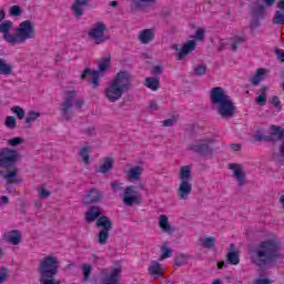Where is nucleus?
Returning a JSON list of instances; mask_svg holds the SVG:
<instances>
[{
    "instance_id": "obj_1",
    "label": "nucleus",
    "mask_w": 284,
    "mask_h": 284,
    "mask_svg": "<svg viewBox=\"0 0 284 284\" xmlns=\"http://www.w3.org/2000/svg\"><path fill=\"white\" fill-rule=\"evenodd\" d=\"M248 256L256 267H265L281 258V241L277 236L260 242L257 245L248 248Z\"/></svg>"
},
{
    "instance_id": "obj_2",
    "label": "nucleus",
    "mask_w": 284,
    "mask_h": 284,
    "mask_svg": "<svg viewBox=\"0 0 284 284\" xmlns=\"http://www.w3.org/2000/svg\"><path fill=\"white\" fill-rule=\"evenodd\" d=\"M84 219L87 223H94V221H97L95 227H102L97 235V242L99 245H108L110 232H112L113 227L112 220L105 215L101 216V207L99 206H90L84 213Z\"/></svg>"
},
{
    "instance_id": "obj_3",
    "label": "nucleus",
    "mask_w": 284,
    "mask_h": 284,
    "mask_svg": "<svg viewBox=\"0 0 284 284\" xmlns=\"http://www.w3.org/2000/svg\"><path fill=\"white\" fill-rule=\"evenodd\" d=\"M17 161H19V152L9 148L0 150V176L7 183H17V174H19Z\"/></svg>"
},
{
    "instance_id": "obj_4",
    "label": "nucleus",
    "mask_w": 284,
    "mask_h": 284,
    "mask_svg": "<svg viewBox=\"0 0 284 284\" xmlns=\"http://www.w3.org/2000/svg\"><path fill=\"white\" fill-rule=\"evenodd\" d=\"M132 85V77L128 71H120L105 89L104 94L110 103H116Z\"/></svg>"
},
{
    "instance_id": "obj_5",
    "label": "nucleus",
    "mask_w": 284,
    "mask_h": 284,
    "mask_svg": "<svg viewBox=\"0 0 284 284\" xmlns=\"http://www.w3.org/2000/svg\"><path fill=\"white\" fill-rule=\"evenodd\" d=\"M211 103L216 105L217 114L222 119H232L234 116V112H236V105L232 101V98L227 95L225 90L221 87H215L211 90Z\"/></svg>"
},
{
    "instance_id": "obj_6",
    "label": "nucleus",
    "mask_w": 284,
    "mask_h": 284,
    "mask_svg": "<svg viewBox=\"0 0 284 284\" xmlns=\"http://www.w3.org/2000/svg\"><path fill=\"white\" fill-rule=\"evenodd\" d=\"M36 37L34 22L24 20L16 29L12 45H23L26 41H30V39H34Z\"/></svg>"
},
{
    "instance_id": "obj_7",
    "label": "nucleus",
    "mask_w": 284,
    "mask_h": 284,
    "mask_svg": "<svg viewBox=\"0 0 284 284\" xmlns=\"http://www.w3.org/2000/svg\"><path fill=\"white\" fill-rule=\"evenodd\" d=\"M40 278H54L59 274V258L54 255L43 257L38 266Z\"/></svg>"
},
{
    "instance_id": "obj_8",
    "label": "nucleus",
    "mask_w": 284,
    "mask_h": 284,
    "mask_svg": "<svg viewBox=\"0 0 284 284\" xmlns=\"http://www.w3.org/2000/svg\"><path fill=\"white\" fill-rule=\"evenodd\" d=\"M72 105H74L77 110H81V105H83V100H77V91H68L65 93L64 102L61 105L62 116L67 121H70L72 116V112H70Z\"/></svg>"
},
{
    "instance_id": "obj_9",
    "label": "nucleus",
    "mask_w": 284,
    "mask_h": 284,
    "mask_svg": "<svg viewBox=\"0 0 284 284\" xmlns=\"http://www.w3.org/2000/svg\"><path fill=\"white\" fill-rule=\"evenodd\" d=\"M143 197L141 196V192L136 190V186L129 185L124 189L122 194V202L128 207H132V205H141Z\"/></svg>"
},
{
    "instance_id": "obj_10",
    "label": "nucleus",
    "mask_w": 284,
    "mask_h": 284,
    "mask_svg": "<svg viewBox=\"0 0 284 284\" xmlns=\"http://www.w3.org/2000/svg\"><path fill=\"white\" fill-rule=\"evenodd\" d=\"M105 30H108V27L104 22H97L89 30L88 37L91 41H94L97 45H101V43H105Z\"/></svg>"
},
{
    "instance_id": "obj_11",
    "label": "nucleus",
    "mask_w": 284,
    "mask_h": 284,
    "mask_svg": "<svg viewBox=\"0 0 284 284\" xmlns=\"http://www.w3.org/2000/svg\"><path fill=\"white\" fill-rule=\"evenodd\" d=\"M210 143H212V139L210 138L196 140L194 144L187 146V150H191V152H194L195 154H200V156H207V154L212 152Z\"/></svg>"
},
{
    "instance_id": "obj_12",
    "label": "nucleus",
    "mask_w": 284,
    "mask_h": 284,
    "mask_svg": "<svg viewBox=\"0 0 284 284\" xmlns=\"http://www.w3.org/2000/svg\"><path fill=\"white\" fill-rule=\"evenodd\" d=\"M102 284H121V274H123V268L121 266L113 267L109 273L108 268L102 270Z\"/></svg>"
},
{
    "instance_id": "obj_13",
    "label": "nucleus",
    "mask_w": 284,
    "mask_h": 284,
    "mask_svg": "<svg viewBox=\"0 0 284 284\" xmlns=\"http://www.w3.org/2000/svg\"><path fill=\"white\" fill-rule=\"evenodd\" d=\"M271 135H263L261 131H257L254 135L255 141H274L273 136H277L278 139H283L284 136V129H281V126H276L274 124L271 125Z\"/></svg>"
},
{
    "instance_id": "obj_14",
    "label": "nucleus",
    "mask_w": 284,
    "mask_h": 284,
    "mask_svg": "<svg viewBox=\"0 0 284 284\" xmlns=\"http://www.w3.org/2000/svg\"><path fill=\"white\" fill-rule=\"evenodd\" d=\"M91 78V85L93 89L99 88L101 85V75L99 74V71L91 70V69H84L83 73L81 74V79H90Z\"/></svg>"
},
{
    "instance_id": "obj_15",
    "label": "nucleus",
    "mask_w": 284,
    "mask_h": 284,
    "mask_svg": "<svg viewBox=\"0 0 284 284\" xmlns=\"http://www.w3.org/2000/svg\"><path fill=\"white\" fill-rule=\"evenodd\" d=\"M194 50H196V41L189 40L186 43L183 44V47L176 53V60L183 61V59H185L187 54H191V52H194Z\"/></svg>"
},
{
    "instance_id": "obj_16",
    "label": "nucleus",
    "mask_w": 284,
    "mask_h": 284,
    "mask_svg": "<svg viewBox=\"0 0 284 284\" xmlns=\"http://www.w3.org/2000/svg\"><path fill=\"white\" fill-rule=\"evenodd\" d=\"M12 30V21L8 20L0 24V32L3 34V40L12 45L14 41V33H10Z\"/></svg>"
},
{
    "instance_id": "obj_17",
    "label": "nucleus",
    "mask_w": 284,
    "mask_h": 284,
    "mask_svg": "<svg viewBox=\"0 0 284 284\" xmlns=\"http://www.w3.org/2000/svg\"><path fill=\"white\" fill-rule=\"evenodd\" d=\"M148 273L150 276H152V278H163L165 271L163 270V265L161 263L158 261H152L148 267Z\"/></svg>"
},
{
    "instance_id": "obj_18",
    "label": "nucleus",
    "mask_w": 284,
    "mask_h": 284,
    "mask_svg": "<svg viewBox=\"0 0 284 284\" xmlns=\"http://www.w3.org/2000/svg\"><path fill=\"white\" fill-rule=\"evenodd\" d=\"M103 199V193L97 189H91L88 194L83 197L84 205H90L92 203H99Z\"/></svg>"
},
{
    "instance_id": "obj_19",
    "label": "nucleus",
    "mask_w": 284,
    "mask_h": 284,
    "mask_svg": "<svg viewBox=\"0 0 284 284\" xmlns=\"http://www.w3.org/2000/svg\"><path fill=\"white\" fill-rule=\"evenodd\" d=\"M190 194H192V183L190 181H182L178 189V195L181 201H187Z\"/></svg>"
},
{
    "instance_id": "obj_20",
    "label": "nucleus",
    "mask_w": 284,
    "mask_h": 284,
    "mask_svg": "<svg viewBox=\"0 0 284 284\" xmlns=\"http://www.w3.org/2000/svg\"><path fill=\"white\" fill-rule=\"evenodd\" d=\"M90 0H75L71 7V11L73 12L75 19H81L83 17V8L88 6Z\"/></svg>"
},
{
    "instance_id": "obj_21",
    "label": "nucleus",
    "mask_w": 284,
    "mask_h": 284,
    "mask_svg": "<svg viewBox=\"0 0 284 284\" xmlns=\"http://www.w3.org/2000/svg\"><path fill=\"white\" fill-rule=\"evenodd\" d=\"M159 227L162 230V232H164V234H173V232H175V229L170 225L168 215H160Z\"/></svg>"
},
{
    "instance_id": "obj_22",
    "label": "nucleus",
    "mask_w": 284,
    "mask_h": 284,
    "mask_svg": "<svg viewBox=\"0 0 284 284\" xmlns=\"http://www.w3.org/2000/svg\"><path fill=\"white\" fill-rule=\"evenodd\" d=\"M114 168V158H104L103 163L97 169L100 174H108Z\"/></svg>"
},
{
    "instance_id": "obj_23",
    "label": "nucleus",
    "mask_w": 284,
    "mask_h": 284,
    "mask_svg": "<svg viewBox=\"0 0 284 284\" xmlns=\"http://www.w3.org/2000/svg\"><path fill=\"white\" fill-rule=\"evenodd\" d=\"M139 41L141 43L148 44L154 41V29H144L139 34Z\"/></svg>"
},
{
    "instance_id": "obj_24",
    "label": "nucleus",
    "mask_w": 284,
    "mask_h": 284,
    "mask_svg": "<svg viewBox=\"0 0 284 284\" xmlns=\"http://www.w3.org/2000/svg\"><path fill=\"white\" fill-rule=\"evenodd\" d=\"M265 77H267V69H257L255 74L251 78L252 85H260L262 81H265Z\"/></svg>"
},
{
    "instance_id": "obj_25",
    "label": "nucleus",
    "mask_w": 284,
    "mask_h": 284,
    "mask_svg": "<svg viewBox=\"0 0 284 284\" xmlns=\"http://www.w3.org/2000/svg\"><path fill=\"white\" fill-rule=\"evenodd\" d=\"M229 170H233L234 176L239 181L240 185H243L245 183V174H243L241 165L231 163L229 164Z\"/></svg>"
},
{
    "instance_id": "obj_26",
    "label": "nucleus",
    "mask_w": 284,
    "mask_h": 284,
    "mask_svg": "<svg viewBox=\"0 0 284 284\" xmlns=\"http://www.w3.org/2000/svg\"><path fill=\"white\" fill-rule=\"evenodd\" d=\"M143 174V166H133L126 172L128 181H139Z\"/></svg>"
},
{
    "instance_id": "obj_27",
    "label": "nucleus",
    "mask_w": 284,
    "mask_h": 284,
    "mask_svg": "<svg viewBox=\"0 0 284 284\" xmlns=\"http://www.w3.org/2000/svg\"><path fill=\"white\" fill-rule=\"evenodd\" d=\"M243 43H245V36H233L232 38H230V45L232 52H239V49L241 48V45H243Z\"/></svg>"
},
{
    "instance_id": "obj_28",
    "label": "nucleus",
    "mask_w": 284,
    "mask_h": 284,
    "mask_svg": "<svg viewBox=\"0 0 284 284\" xmlns=\"http://www.w3.org/2000/svg\"><path fill=\"white\" fill-rule=\"evenodd\" d=\"M144 85L149 88V90H152V92H156L161 85V79L159 77L145 78Z\"/></svg>"
},
{
    "instance_id": "obj_29",
    "label": "nucleus",
    "mask_w": 284,
    "mask_h": 284,
    "mask_svg": "<svg viewBox=\"0 0 284 284\" xmlns=\"http://www.w3.org/2000/svg\"><path fill=\"white\" fill-rule=\"evenodd\" d=\"M6 240L11 244V245H19L21 243V232L18 230L10 231L6 235Z\"/></svg>"
},
{
    "instance_id": "obj_30",
    "label": "nucleus",
    "mask_w": 284,
    "mask_h": 284,
    "mask_svg": "<svg viewBox=\"0 0 284 284\" xmlns=\"http://www.w3.org/2000/svg\"><path fill=\"white\" fill-rule=\"evenodd\" d=\"M10 74H12V65L8 64L6 59L0 58V75L10 77Z\"/></svg>"
},
{
    "instance_id": "obj_31",
    "label": "nucleus",
    "mask_w": 284,
    "mask_h": 284,
    "mask_svg": "<svg viewBox=\"0 0 284 284\" xmlns=\"http://www.w3.org/2000/svg\"><path fill=\"white\" fill-rule=\"evenodd\" d=\"M267 90H268L267 85H264L260 89L261 94L255 99V103L257 105L263 106L265 105V103H267Z\"/></svg>"
},
{
    "instance_id": "obj_32",
    "label": "nucleus",
    "mask_w": 284,
    "mask_h": 284,
    "mask_svg": "<svg viewBox=\"0 0 284 284\" xmlns=\"http://www.w3.org/2000/svg\"><path fill=\"white\" fill-rule=\"evenodd\" d=\"M134 8L138 10H145V6H153L156 3V0H131Z\"/></svg>"
},
{
    "instance_id": "obj_33",
    "label": "nucleus",
    "mask_w": 284,
    "mask_h": 284,
    "mask_svg": "<svg viewBox=\"0 0 284 284\" xmlns=\"http://www.w3.org/2000/svg\"><path fill=\"white\" fill-rule=\"evenodd\" d=\"M112 62V59L109 57L101 58L98 62V68L100 72H105L108 68H110V63Z\"/></svg>"
},
{
    "instance_id": "obj_34",
    "label": "nucleus",
    "mask_w": 284,
    "mask_h": 284,
    "mask_svg": "<svg viewBox=\"0 0 284 284\" xmlns=\"http://www.w3.org/2000/svg\"><path fill=\"white\" fill-rule=\"evenodd\" d=\"M226 260L231 265H239V263H241V257H239V253L236 251L229 252Z\"/></svg>"
},
{
    "instance_id": "obj_35",
    "label": "nucleus",
    "mask_w": 284,
    "mask_h": 284,
    "mask_svg": "<svg viewBox=\"0 0 284 284\" xmlns=\"http://www.w3.org/2000/svg\"><path fill=\"white\" fill-rule=\"evenodd\" d=\"M273 23L275 26H284V9H280L273 17Z\"/></svg>"
},
{
    "instance_id": "obj_36",
    "label": "nucleus",
    "mask_w": 284,
    "mask_h": 284,
    "mask_svg": "<svg viewBox=\"0 0 284 284\" xmlns=\"http://www.w3.org/2000/svg\"><path fill=\"white\" fill-rule=\"evenodd\" d=\"M202 247H205L206 250H212L214 245H216V239L214 236L204 237L202 241Z\"/></svg>"
},
{
    "instance_id": "obj_37",
    "label": "nucleus",
    "mask_w": 284,
    "mask_h": 284,
    "mask_svg": "<svg viewBox=\"0 0 284 284\" xmlns=\"http://www.w3.org/2000/svg\"><path fill=\"white\" fill-rule=\"evenodd\" d=\"M191 174H192V172L190 171V165L182 166L180 170L181 182L190 181Z\"/></svg>"
},
{
    "instance_id": "obj_38",
    "label": "nucleus",
    "mask_w": 284,
    "mask_h": 284,
    "mask_svg": "<svg viewBox=\"0 0 284 284\" xmlns=\"http://www.w3.org/2000/svg\"><path fill=\"white\" fill-rule=\"evenodd\" d=\"M79 156H81L83 163L88 165V163H90V146H83L79 152Z\"/></svg>"
},
{
    "instance_id": "obj_39",
    "label": "nucleus",
    "mask_w": 284,
    "mask_h": 284,
    "mask_svg": "<svg viewBox=\"0 0 284 284\" xmlns=\"http://www.w3.org/2000/svg\"><path fill=\"white\" fill-rule=\"evenodd\" d=\"M270 103L271 105H273V108H275L277 112H281L283 110V102H281V98H278V95H274L270 100Z\"/></svg>"
},
{
    "instance_id": "obj_40",
    "label": "nucleus",
    "mask_w": 284,
    "mask_h": 284,
    "mask_svg": "<svg viewBox=\"0 0 284 284\" xmlns=\"http://www.w3.org/2000/svg\"><path fill=\"white\" fill-rule=\"evenodd\" d=\"M187 261H190L187 255L182 254L174 258V265H176L178 267H182V265H187Z\"/></svg>"
},
{
    "instance_id": "obj_41",
    "label": "nucleus",
    "mask_w": 284,
    "mask_h": 284,
    "mask_svg": "<svg viewBox=\"0 0 284 284\" xmlns=\"http://www.w3.org/2000/svg\"><path fill=\"white\" fill-rule=\"evenodd\" d=\"M4 125L9 128V130H14V128H17V118L8 115L4 120Z\"/></svg>"
},
{
    "instance_id": "obj_42",
    "label": "nucleus",
    "mask_w": 284,
    "mask_h": 284,
    "mask_svg": "<svg viewBox=\"0 0 284 284\" xmlns=\"http://www.w3.org/2000/svg\"><path fill=\"white\" fill-rule=\"evenodd\" d=\"M39 116H41V113L36 112V111H29V113L26 118V123H34V121H37V119H39Z\"/></svg>"
},
{
    "instance_id": "obj_43",
    "label": "nucleus",
    "mask_w": 284,
    "mask_h": 284,
    "mask_svg": "<svg viewBox=\"0 0 284 284\" xmlns=\"http://www.w3.org/2000/svg\"><path fill=\"white\" fill-rule=\"evenodd\" d=\"M83 281H90V275L92 274V266L90 264L82 265Z\"/></svg>"
},
{
    "instance_id": "obj_44",
    "label": "nucleus",
    "mask_w": 284,
    "mask_h": 284,
    "mask_svg": "<svg viewBox=\"0 0 284 284\" xmlns=\"http://www.w3.org/2000/svg\"><path fill=\"white\" fill-rule=\"evenodd\" d=\"M11 112H13V114H17L20 121L26 116V111L21 106H13L11 109Z\"/></svg>"
},
{
    "instance_id": "obj_45",
    "label": "nucleus",
    "mask_w": 284,
    "mask_h": 284,
    "mask_svg": "<svg viewBox=\"0 0 284 284\" xmlns=\"http://www.w3.org/2000/svg\"><path fill=\"white\" fill-rule=\"evenodd\" d=\"M206 72L207 67L205 64H199L194 70L195 77H203V74H206Z\"/></svg>"
},
{
    "instance_id": "obj_46",
    "label": "nucleus",
    "mask_w": 284,
    "mask_h": 284,
    "mask_svg": "<svg viewBox=\"0 0 284 284\" xmlns=\"http://www.w3.org/2000/svg\"><path fill=\"white\" fill-rule=\"evenodd\" d=\"M162 255L160 256V261H165V258H170L172 256V250H170L168 246L161 247Z\"/></svg>"
},
{
    "instance_id": "obj_47",
    "label": "nucleus",
    "mask_w": 284,
    "mask_h": 284,
    "mask_svg": "<svg viewBox=\"0 0 284 284\" xmlns=\"http://www.w3.org/2000/svg\"><path fill=\"white\" fill-rule=\"evenodd\" d=\"M22 12L21 7L19 6H12L9 10L10 17H21Z\"/></svg>"
},
{
    "instance_id": "obj_48",
    "label": "nucleus",
    "mask_w": 284,
    "mask_h": 284,
    "mask_svg": "<svg viewBox=\"0 0 284 284\" xmlns=\"http://www.w3.org/2000/svg\"><path fill=\"white\" fill-rule=\"evenodd\" d=\"M9 274L10 270L6 267L0 268V284L6 283V281H8Z\"/></svg>"
},
{
    "instance_id": "obj_49",
    "label": "nucleus",
    "mask_w": 284,
    "mask_h": 284,
    "mask_svg": "<svg viewBox=\"0 0 284 284\" xmlns=\"http://www.w3.org/2000/svg\"><path fill=\"white\" fill-rule=\"evenodd\" d=\"M23 143V138H13L8 140V144L11 145V148H17V145H21Z\"/></svg>"
},
{
    "instance_id": "obj_50",
    "label": "nucleus",
    "mask_w": 284,
    "mask_h": 284,
    "mask_svg": "<svg viewBox=\"0 0 284 284\" xmlns=\"http://www.w3.org/2000/svg\"><path fill=\"white\" fill-rule=\"evenodd\" d=\"M41 284H61L57 278L54 277H40Z\"/></svg>"
},
{
    "instance_id": "obj_51",
    "label": "nucleus",
    "mask_w": 284,
    "mask_h": 284,
    "mask_svg": "<svg viewBox=\"0 0 284 284\" xmlns=\"http://www.w3.org/2000/svg\"><path fill=\"white\" fill-rule=\"evenodd\" d=\"M193 39H196L197 41H203V39H205V30L197 29L195 34L193 36Z\"/></svg>"
},
{
    "instance_id": "obj_52",
    "label": "nucleus",
    "mask_w": 284,
    "mask_h": 284,
    "mask_svg": "<svg viewBox=\"0 0 284 284\" xmlns=\"http://www.w3.org/2000/svg\"><path fill=\"white\" fill-rule=\"evenodd\" d=\"M111 190L113 191V192H122V190H123V183H121V182H112L111 183Z\"/></svg>"
},
{
    "instance_id": "obj_53",
    "label": "nucleus",
    "mask_w": 284,
    "mask_h": 284,
    "mask_svg": "<svg viewBox=\"0 0 284 284\" xmlns=\"http://www.w3.org/2000/svg\"><path fill=\"white\" fill-rule=\"evenodd\" d=\"M174 123H176V119H174V118L166 119V120L162 121V125L164 128H172V125H174Z\"/></svg>"
},
{
    "instance_id": "obj_54",
    "label": "nucleus",
    "mask_w": 284,
    "mask_h": 284,
    "mask_svg": "<svg viewBox=\"0 0 284 284\" xmlns=\"http://www.w3.org/2000/svg\"><path fill=\"white\" fill-rule=\"evenodd\" d=\"M272 283L274 282L270 278H256L255 281H253V284H272Z\"/></svg>"
},
{
    "instance_id": "obj_55",
    "label": "nucleus",
    "mask_w": 284,
    "mask_h": 284,
    "mask_svg": "<svg viewBox=\"0 0 284 284\" xmlns=\"http://www.w3.org/2000/svg\"><path fill=\"white\" fill-rule=\"evenodd\" d=\"M52 193L45 189H41L39 191V196L40 199H48V196H50Z\"/></svg>"
},
{
    "instance_id": "obj_56",
    "label": "nucleus",
    "mask_w": 284,
    "mask_h": 284,
    "mask_svg": "<svg viewBox=\"0 0 284 284\" xmlns=\"http://www.w3.org/2000/svg\"><path fill=\"white\" fill-rule=\"evenodd\" d=\"M162 72H163V67H161V65H155L152 69V74H154L155 77L161 74Z\"/></svg>"
},
{
    "instance_id": "obj_57",
    "label": "nucleus",
    "mask_w": 284,
    "mask_h": 284,
    "mask_svg": "<svg viewBox=\"0 0 284 284\" xmlns=\"http://www.w3.org/2000/svg\"><path fill=\"white\" fill-rule=\"evenodd\" d=\"M8 203H10V199H8V196H6V195H1L0 196V205H8Z\"/></svg>"
},
{
    "instance_id": "obj_58",
    "label": "nucleus",
    "mask_w": 284,
    "mask_h": 284,
    "mask_svg": "<svg viewBox=\"0 0 284 284\" xmlns=\"http://www.w3.org/2000/svg\"><path fill=\"white\" fill-rule=\"evenodd\" d=\"M150 110H159V104L155 102V100H152L149 105Z\"/></svg>"
},
{
    "instance_id": "obj_59",
    "label": "nucleus",
    "mask_w": 284,
    "mask_h": 284,
    "mask_svg": "<svg viewBox=\"0 0 284 284\" xmlns=\"http://www.w3.org/2000/svg\"><path fill=\"white\" fill-rule=\"evenodd\" d=\"M277 59L284 63V51H276Z\"/></svg>"
},
{
    "instance_id": "obj_60",
    "label": "nucleus",
    "mask_w": 284,
    "mask_h": 284,
    "mask_svg": "<svg viewBox=\"0 0 284 284\" xmlns=\"http://www.w3.org/2000/svg\"><path fill=\"white\" fill-rule=\"evenodd\" d=\"M231 150H233V152H239L241 150V144H231Z\"/></svg>"
},
{
    "instance_id": "obj_61",
    "label": "nucleus",
    "mask_w": 284,
    "mask_h": 284,
    "mask_svg": "<svg viewBox=\"0 0 284 284\" xmlns=\"http://www.w3.org/2000/svg\"><path fill=\"white\" fill-rule=\"evenodd\" d=\"M223 267H226L225 262L219 261L217 262V270H223Z\"/></svg>"
},
{
    "instance_id": "obj_62",
    "label": "nucleus",
    "mask_w": 284,
    "mask_h": 284,
    "mask_svg": "<svg viewBox=\"0 0 284 284\" xmlns=\"http://www.w3.org/2000/svg\"><path fill=\"white\" fill-rule=\"evenodd\" d=\"M265 6H274L276 3V0H263Z\"/></svg>"
},
{
    "instance_id": "obj_63",
    "label": "nucleus",
    "mask_w": 284,
    "mask_h": 284,
    "mask_svg": "<svg viewBox=\"0 0 284 284\" xmlns=\"http://www.w3.org/2000/svg\"><path fill=\"white\" fill-rule=\"evenodd\" d=\"M277 8H278L280 10H284V0H280V1L277 2Z\"/></svg>"
},
{
    "instance_id": "obj_64",
    "label": "nucleus",
    "mask_w": 284,
    "mask_h": 284,
    "mask_svg": "<svg viewBox=\"0 0 284 284\" xmlns=\"http://www.w3.org/2000/svg\"><path fill=\"white\" fill-rule=\"evenodd\" d=\"M87 132H88L89 136H92V134H94V128H88Z\"/></svg>"
}]
</instances>
